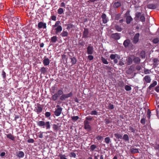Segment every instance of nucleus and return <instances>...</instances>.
<instances>
[{"instance_id":"f257e3e1","label":"nucleus","mask_w":159,"mask_h":159,"mask_svg":"<svg viewBox=\"0 0 159 159\" xmlns=\"http://www.w3.org/2000/svg\"><path fill=\"white\" fill-rule=\"evenodd\" d=\"M37 125L39 127L43 128H46L47 129H49L50 128V123L49 121L45 122L44 121L41 120L37 122Z\"/></svg>"},{"instance_id":"f03ea898","label":"nucleus","mask_w":159,"mask_h":159,"mask_svg":"<svg viewBox=\"0 0 159 159\" xmlns=\"http://www.w3.org/2000/svg\"><path fill=\"white\" fill-rule=\"evenodd\" d=\"M110 58L111 60H114V62L115 63H117L118 62V59H120V57L117 54H111L110 56Z\"/></svg>"},{"instance_id":"7ed1b4c3","label":"nucleus","mask_w":159,"mask_h":159,"mask_svg":"<svg viewBox=\"0 0 159 159\" xmlns=\"http://www.w3.org/2000/svg\"><path fill=\"white\" fill-rule=\"evenodd\" d=\"M125 17H126V23L127 24L130 23L131 21L133 20V18L129 15V12L127 11L125 14Z\"/></svg>"},{"instance_id":"20e7f679","label":"nucleus","mask_w":159,"mask_h":159,"mask_svg":"<svg viewBox=\"0 0 159 159\" xmlns=\"http://www.w3.org/2000/svg\"><path fill=\"white\" fill-rule=\"evenodd\" d=\"M56 107L57 108V109L55 111L54 114L56 116H59L61 112L62 108H61L60 105H57L56 106Z\"/></svg>"},{"instance_id":"39448f33","label":"nucleus","mask_w":159,"mask_h":159,"mask_svg":"<svg viewBox=\"0 0 159 159\" xmlns=\"http://www.w3.org/2000/svg\"><path fill=\"white\" fill-rule=\"evenodd\" d=\"M147 7L148 9H155L157 7V4L149 3L147 5Z\"/></svg>"},{"instance_id":"423d86ee","label":"nucleus","mask_w":159,"mask_h":159,"mask_svg":"<svg viewBox=\"0 0 159 159\" xmlns=\"http://www.w3.org/2000/svg\"><path fill=\"white\" fill-rule=\"evenodd\" d=\"M139 35V33H137L135 35L133 39V42L134 43L136 44L138 42Z\"/></svg>"},{"instance_id":"0eeeda50","label":"nucleus","mask_w":159,"mask_h":159,"mask_svg":"<svg viewBox=\"0 0 159 159\" xmlns=\"http://www.w3.org/2000/svg\"><path fill=\"white\" fill-rule=\"evenodd\" d=\"M123 44L125 48H126L128 47H129L131 46L132 44L130 42V41L129 39H126L124 42Z\"/></svg>"},{"instance_id":"6e6552de","label":"nucleus","mask_w":159,"mask_h":159,"mask_svg":"<svg viewBox=\"0 0 159 159\" xmlns=\"http://www.w3.org/2000/svg\"><path fill=\"white\" fill-rule=\"evenodd\" d=\"M38 28L39 29L43 28V29H46L47 28L46 24L45 23L42 22H40L38 24Z\"/></svg>"},{"instance_id":"1a4fd4ad","label":"nucleus","mask_w":159,"mask_h":159,"mask_svg":"<svg viewBox=\"0 0 159 159\" xmlns=\"http://www.w3.org/2000/svg\"><path fill=\"white\" fill-rule=\"evenodd\" d=\"M50 62L49 59L45 56L44 59L43 61V64L44 66H48Z\"/></svg>"},{"instance_id":"9d476101","label":"nucleus","mask_w":159,"mask_h":159,"mask_svg":"<svg viewBox=\"0 0 159 159\" xmlns=\"http://www.w3.org/2000/svg\"><path fill=\"white\" fill-rule=\"evenodd\" d=\"M89 122L88 121H85L84 123L85 129L88 131L91 130V127L89 125Z\"/></svg>"},{"instance_id":"9b49d317","label":"nucleus","mask_w":159,"mask_h":159,"mask_svg":"<svg viewBox=\"0 0 159 159\" xmlns=\"http://www.w3.org/2000/svg\"><path fill=\"white\" fill-rule=\"evenodd\" d=\"M62 27L61 26H59L55 27L54 30H56L55 34H57L60 33L62 30Z\"/></svg>"},{"instance_id":"f8f14e48","label":"nucleus","mask_w":159,"mask_h":159,"mask_svg":"<svg viewBox=\"0 0 159 159\" xmlns=\"http://www.w3.org/2000/svg\"><path fill=\"white\" fill-rule=\"evenodd\" d=\"M143 80L147 83H150L151 81L150 76L149 75H146L143 78Z\"/></svg>"},{"instance_id":"ddd939ff","label":"nucleus","mask_w":159,"mask_h":159,"mask_svg":"<svg viewBox=\"0 0 159 159\" xmlns=\"http://www.w3.org/2000/svg\"><path fill=\"white\" fill-rule=\"evenodd\" d=\"M35 108L36 109V112L38 114L42 112L43 108L42 107L40 106V104L38 105L37 107H35Z\"/></svg>"},{"instance_id":"4468645a","label":"nucleus","mask_w":159,"mask_h":159,"mask_svg":"<svg viewBox=\"0 0 159 159\" xmlns=\"http://www.w3.org/2000/svg\"><path fill=\"white\" fill-rule=\"evenodd\" d=\"M111 37L115 39H119L120 38L119 34L118 33L113 34L111 35Z\"/></svg>"},{"instance_id":"2eb2a0df","label":"nucleus","mask_w":159,"mask_h":159,"mask_svg":"<svg viewBox=\"0 0 159 159\" xmlns=\"http://www.w3.org/2000/svg\"><path fill=\"white\" fill-rule=\"evenodd\" d=\"M6 135L8 139H9L13 141H15V137L11 134L10 133L7 134H6Z\"/></svg>"},{"instance_id":"dca6fc26","label":"nucleus","mask_w":159,"mask_h":159,"mask_svg":"<svg viewBox=\"0 0 159 159\" xmlns=\"http://www.w3.org/2000/svg\"><path fill=\"white\" fill-rule=\"evenodd\" d=\"M103 23L106 24L107 22V16L105 13H103L101 16Z\"/></svg>"},{"instance_id":"f3484780","label":"nucleus","mask_w":159,"mask_h":159,"mask_svg":"<svg viewBox=\"0 0 159 159\" xmlns=\"http://www.w3.org/2000/svg\"><path fill=\"white\" fill-rule=\"evenodd\" d=\"M24 152L22 151H19L18 153L16 154V156L19 158L23 157L24 156Z\"/></svg>"},{"instance_id":"a211bd4d","label":"nucleus","mask_w":159,"mask_h":159,"mask_svg":"<svg viewBox=\"0 0 159 159\" xmlns=\"http://www.w3.org/2000/svg\"><path fill=\"white\" fill-rule=\"evenodd\" d=\"M93 48L91 46H89L87 48V53L89 54H91L93 52Z\"/></svg>"},{"instance_id":"6ab92c4d","label":"nucleus","mask_w":159,"mask_h":159,"mask_svg":"<svg viewBox=\"0 0 159 159\" xmlns=\"http://www.w3.org/2000/svg\"><path fill=\"white\" fill-rule=\"evenodd\" d=\"M158 60L157 58H154L153 59V67L154 68H155L157 67L158 65Z\"/></svg>"},{"instance_id":"aec40b11","label":"nucleus","mask_w":159,"mask_h":159,"mask_svg":"<svg viewBox=\"0 0 159 159\" xmlns=\"http://www.w3.org/2000/svg\"><path fill=\"white\" fill-rule=\"evenodd\" d=\"M50 133V132H49V131H47L46 132H42L41 131H40L38 133V136L39 138H43V133H45L46 134H47L48 133Z\"/></svg>"},{"instance_id":"412c9836","label":"nucleus","mask_w":159,"mask_h":159,"mask_svg":"<svg viewBox=\"0 0 159 159\" xmlns=\"http://www.w3.org/2000/svg\"><path fill=\"white\" fill-rule=\"evenodd\" d=\"M133 61L135 64H139L140 62V59L139 57H136L134 59Z\"/></svg>"},{"instance_id":"4be33fe9","label":"nucleus","mask_w":159,"mask_h":159,"mask_svg":"<svg viewBox=\"0 0 159 159\" xmlns=\"http://www.w3.org/2000/svg\"><path fill=\"white\" fill-rule=\"evenodd\" d=\"M57 40V37L56 36H54L52 37L51 38V42L53 43H56Z\"/></svg>"},{"instance_id":"5701e85b","label":"nucleus","mask_w":159,"mask_h":159,"mask_svg":"<svg viewBox=\"0 0 159 159\" xmlns=\"http://www.w3.org/2000/svg\"><path fill=\"white\" fill-rule=\"evenodd\" d=\"M130 152L133 153H139V150L137 148H131L130 149Z\"/></svg>"},{"instance_id":"b1692460","label":"nucleus","mask_w":159,"mask_h":159,"mask_svg":"<svg viewBox=\"0 0 159 159\" xmlns=\"http://www.w3.org/2000/svg\"><path fill=\"white\" fill-rule=\"evenodd\" d=\"M60 35L62 37H67L68 35V33L66 31L63 30Z\"/></svg>"},{"instance_id":"393cba45","label":"nucleus","mask_w":159,"mask_h":159,"mask_svg":"<svg viewBox=\"0 0 159 159\" xmlns=\"http://www.w3.org/2000/svg\"><path fill=\"white\" fill-rule=\"evenodd\" d=\"M127 60V64L128 65H129L131 64L132 63V59L130 57H128L126 60Z\"/></svg>"},{"instance_id":"a878e982","label":"nucleus","mask_w":159,"mask_h":159,"mask_svg":"<svg viewBox=\"0 0 159 159\" xmlns=\"http://www.w3.org/2000/svg\"><path fill=\"white\" fill-rule=\"evenodd\" d=\"M40 71L41 74H44L47 72V70L45 67H43L41 68Z\"/></svg>"},{"instance_id":"bb28decb","label":"nucleus","mask_w":159,"mask_h":159,"mask_svg":"<svg viewBox=\"0 0 159 159\" xmlns=\"http://www.w3.org/2000/svg\"><path fill=\"white\" fill-rule=\"evenodd\" d=\"M59 97L57 94L56 93L52 96V98L53 100L55 101Z\"/></svg>"},{"instance_id":"cd10ccee","label":"nucleus","mask_w":159,"mask_h":159,"mask_svg":"<svg viewBox=\"0 0 159 159\" xmlns=\"http://www.w3.org/2000/svg\"><path fill=\"white\" fill-rule=\"evenodd\" d=\"M157 81H155L153 82V83L152 84L150 85L149 86L148 88L149 89H151L155 86L156 85H157Z\"/></svg>"},{"instance_id":"c85d7f7f","label":"nucleus","mask_w":159,"mask_h":159,"mask_svg":"<svg viewBox=\"0 0 159 159\" xmlns=\"http://www.w3.org/2000/svg\"><path fill=\"white\" fill-rule=\"evenodd\" d=\"M61 24V22L60 21H57L55 22L54 25H52V28H54L59 26H61L60 25Z\"/></svg>"},{"instance_id":"c756f323","label":"nucleus","mask_w":159,"mask_h":159,"mask_svg":"<svg viewBox=\"0 0 159 159\" xmlns=\"http://www.w3.org/2000/svg\"><path fill=\"white\" fill-rule=\"evenodd\" d=\"M125 141H128L129 139V137L127 134H125L122 138Z\"/></svg>"},{"instance_id":"7c9ffc66","label":"nucleus","mask_w":159,"mask_h":159,"mask_svg":"<svg viewBox=\"0 0 159 159\" xmlns=\"http://www.w3.org/2000/svg\"><path fill=\"white\" fill-rule=\"evenodd\" d=\"M121 5V3L119 2H115L114 4V7L116 8H118L120 7Z\"/></svg>"},{"instance_id":"2f4dec72","label":"nucleus","mask_w":159,"mask_h":159,"mask_svg":"<svg viewBox=\"0 0 159 159\" xmlns=\"http://www.w3.org/2000/svg\"><path fill=\"white\" fill-rule=\"evenodd\" d=\"M59 127L56 124H53L52 125V128L55 131H57L58 130Z\"/></svg>"},{"instance_id":"473e14b6","label":"nucleus","mask_w":159,"mask_h":159,"mask_svg":"<svg viewBox=\"0 0 159 159\" xmlns=\"http://www.w3.org/2000/svg\"><path fill=\"white\" fill-rule=\"evenodd\" d=\"M115 137L118 139H122V135L119 134L118 133H116L114 134Z\"/></svg>"},{"instance_id":"72a5a7b5","label":"nucleus","mask_w":159,"mask_h":159,"mask_svg":"<svg viewBox=\"0 0 159 159\" xmlns=\"http://www.w3.org/2000/svg\"><path fill=\"white\" fill-rule=\"evenodd\" d=\"M115 29L118 32H120L122 30V29L118 25H116L115 26Z\"/></svg>"},{"instance_id":"f704fd0d","label":"nucleus","mask_w":159,"mask_h":159,"mask_svg":"<svg viewBox=\"0 0 159 159\" xmlns=\"http://www.w3.org/2000/svg\"><path fill=\"white\" fill-rule=\"evenodd\" d=\"M88 33V30L87 29H84V30L83 33V37H86L87 36Z\"/></svg>"},{"instance_id":"c9c22d12","label":"nucleus","mask_w":159,"mask_h":159,"mask_svg":"<svg viewBox=\"0 0 159 159\" xmlns=\"http://www.w3.org/2000/svg\"><path fill=\"white\" fill-rule=\"evenodd\" d=\"M144 72L145 74H149L150 73L151 71L150 70L144 68Z\"/></svg>"},{"instance_id":"e433bc0d","label":"nucleus","mask_w":159,"mask_h":159,"mask_svg":"<svg viewBox=\"0 0 159 159\" xmlns=\"http://www.w3.org/2000/svg\"><path fill=\"white\" fill-rule=\"evenodd\" d=\"M66 98L65 94H63L60 97V99L61 101L65 100Z\"/></svg>"},{"instance_id":"4c0bfd02","label":"nucleus","mask_w":159,"mask_h":159,"mask_svg":"<svg viewBox=\"0 0 159 159\" xmlns=\"http://www.w3.org/2000/svg\"><path fill=\"white\" fill-rule=\"evenodd\" d=\"M101 60L102 61V62L105 64H108V62L107 61L106 59L104 58L103 57H102L101 58Z\"/></svg>"},{"instance_id":"58836bf2","label":"nucleus","mask_w":159,"mask_h":159,"mask_svg":"<svg viewBox=\"0 0 159 159\" xmlns=\"http://www.w3.org/2000/svg\"><path fill=\"white\" fill-rule=\"evenodd\" d=\"M64 12L63 9L61 8H60L57 10V13L60 15L61 14Z\"/></svg>"},{"instance_id":"ea45409f","label":"nucleus","mask_w":159,"mask_h":159,"mask_svg":"<svg viewBox=\"0 0 159 159\" xmlns=\"http://www.w3.org/2000/svg\"><path fill=\"white\" fill-rule=\"evenodd\" d=\"M140 56L142 58H145V52L144 51H142L141 52L140 54Z\"/></svg>"},{"instance_id":"a19ab883","label":"nucleus","mask_w":159,"mask_h":159,"mask_svg":"<svg viewBox=\"0 0 159 159\" xmlns=\"http://www.w3.org/2000/svg\"><path fill=\"white\" fill-rule=\"evenodd\" d=\"M105 142L107 144H108L111 142V139L109 137H106L105 139Z\"/></svg>"},{"instance_id":"79ce46f5","label":"nucleus","mask_w":159,"mask_h":159,"mask_svg":"<svg viewBox=\"0 0 159 159\" xmlns=\"http://www.w3.org/2000/svg\"><path fill=\"white\" fill-rule=\"evenodd\" d=\"M63 92L62 89L59 90L56 94H57V95L59 96L61 95H62L63 94Z\"/></svg>"},{"instance_id":"37998d69","label":"nucleus","mask_w":159,"mask_h":159,"mask_svg":"<svg viewBox=\"0 0 159 159\" xmlns=\"http://www.w3.org/2000/svg\"><path fill=\"white\" fill-rule=\"evenodd\" d=\"M19 20V17H13L12 18V20H13L15 23H18Z\"/></svg>"},{"instance_id":"c03bdc74","label":"nucleus","mask_w":159,"mask_h":159,"mask_svg":"<svg viewBox=\"0 0 159 159\" xmlns=\"http://www.w3.org/2000/svg\"><path fill=\"white\" fill-rule=\"evenodd\" d=\"M125 89L127 91H129L131 90V88L129 85H126L125 86Z\"/></svg>"},{"instance_id":"a18cd8bd","label":"nucleus","mask_w":159,"mask_h":159,"mask_svg":"<svg viewBox=\"0 0 159 159\" xmlns=\"http://www.w3.org/2000/svg\"><path fill=\"white\" fill-rule=\"evenodd\" d=\"M140 20L142 22H144L145 21V18L144 17V15L142 14L140 17Z\"/></svg>"},{"instance_id":"49530a36","label":"nucleus","mask_w":159,"mask_h":159,"mask_svg":"<svg viewBox=\"0 0 159 159\" xmlns=\"http://www.w3.org/2000/svg\"><path fill=\"white\" fill-rule=\"evenodd\" d=\"M70 59H71V62H72V64H75L76 62L75 58L74 57L72 58H71Z\"/></svg>"},{"instance_id":"de8ad7c7","label":"nucleus","mask_w":159,"mask_h":159,"mask_svg":"<svg viewBox=\"0 0 159 159\" xmlns=\"http://www.w3.org/2000/svg\"><path fill=\"white\" fill-rule=\"evenodd\" d=\"M124 86V84L123 82H120L118 83L119 87H123Z\"/></svg>"},{"instance_id":"09e8293b","label":"nucleus","mask_w":159,"mask_h":159,"mask_svg":"<svg viewBox=\"0 0 159 159\" xmlns=\"http://www.w3.org/2000/svg\"><path fill=\"white\" fill-rule=\"evenodd\" d=\"M66 98L71 97L72 95V93L71 92L69 93L65 94Z\"/></svg>"},{"instance_id":"8fccbe9b","label":"nucleus","mask_w":159,"mask_h":159,"mask_svg":"<svg viewBox=\"0 0 159 159\" xmlns=\"http://www.w3.org/2000/svg\"><path fill=\"white\" fill-rule=\"evenodd\" d=\"M159 41V39L158 38L154 39L153 40V42L155 44L157 43Z\"/></svg>"},{"instance_id":"3c124183","label":"nucleus","mask_w":159,"mask_h":159,"mask_svg":"<svg viewBox=\"0 0 159 159\" xmlns=\"http://www.w3.org/2000/svg\"><path fill=\"white\" fill-rule=\"evenodd\" d=\"M70 156L71 157H75L76 155L75 153L73 152H71L70 154Z\"/></svg>"},{"instance_id":"603ef678","label":"nucleus","mask_w":159,"mask_h":159,"mask_svg":"<svg viewBox=\"0 0 159 159\" xmlns=\"http://www.w3.org/2000/svg\"><path fill=\"white\" fill-rule=\"evenodd\" d=\"M129 129L130 130L131 132L135 133V129L132 127L130 126L129 127Z\"/></svg>"},{"instance_id":"864d4df0","label":"nucleus","mask_w":159,"mask_h":159,"mask_svg":"<svg viewBox=\"0 0 159 159\" xmlns=\"http://www.w3.org/2000/svg\"><path fill=\"white\" fill-rule=\"evenodd\" d=\"M51 113L49 112H46L45 113V116L46 117H48L51 116Z\"/></svg>"},{"instance_id":"5fc2aeb1","label":"nucleus","mask_w":159,"mask_h":159,"mask_svg":"<svg viewBox=\"0 0 159 159\" xmlns=\"http://www.w3.org/2000/svg\"><path fill=\"white\" fill-rule=\"evenodd\" d=\"M109 109L110 110L113 109L114 108V105L111 104H109L108 106Z\"/></svg>"},{"instance_id":"6e6d98bb","label":"nucleus","mask_w":159,"mask_h":159,"mask_svg":"<svg viewBox=\"0 0 159 159\" xmlns=\"http://www.w3.org/2000/svg\"><path fill=\"white\" fill-rule=\"evenodd\" d=\"M120 14H117L115 18V19L116 20H118L120 18Z\"/></svg>"},{"instance_id":"4d7b16f0","label":"nucleus","mask_w":159,"mask_h":159,"mask_svg":"<svg viewBox=\"0 0 159 159\" xmlns=\"http://www.w3.org/2000/svg\"><path fill=\"white\" fill-rule=\"evenodd\" d=\"M90 114L92 115H97V112L96 111H91Z\"/></svg>"},{"instance_id":"13d9d810","label":"nucleus","mask_w":159,"mask_h":159,"mask_svg":"<svg viewBox=\"0 0 159 159\" xmlns=\"http://www.w3.org/2000/svg\"><path fill=\"white\" fill-rule=\"evenodd\" d=\"M135 15L136 17L137 18H139L140 17V16H141V13L140 12H137L136 13Z\"/></svg>"},{"instance_id":"bf43d9fd","label":"nucleus","mask_w":159,"mask_h":159,"mask_svg":"<svg viewBox=\"0 0 159 159\" xmlns=\"http://www.w3.org/2000/svg\"><path fill=\"white\" fill-rule=\"evenodd\" d=\"M140 122L143 125H144L145 123V119L144 118H142L141 119Z\"/></svg>"},{"instance_id":"052dcab7","label":"nucleus","mask_w":159,"mask_h":159,"mask_svg":"<svg viewBox=\"0 0 159 159\" xmlns=\"http://www.w3.org/2000/svg\"><path fill=\"white\" fill-rule=\"evenodd\" d=\"M96 148V146L94 145H92L90 146V149L92 151H93Z\"/></svg>"},{"instance_id":"680f3d73","label":"nucleus","mask_w":159,"mask_h":159,"mask_svg":"<svg viewBox=\"0 0 159 159\" xmlns=\"http://www.w3.org/2000/svg\"><path fill=\"white\" fill-rule=\"evenodd\" d=\"M27 142L29 143H33L34 142V139H29L27 140Z\"/></svg>"},{"instance_id":"e2e57ef3","label":"nucleus","mask_w":159,"mask_h":159,"mask_svg":"<svg viewBox=\"0 0 159 159\" xmlns=\"http://www.w3.org/2000/svg\"><path fill=\"white\" fill-rule=\"evenodd\" d=\"M51 18V19L53 21H56V16H52Z\"/></svg>"},{"instance_id":"0e129e2a","label":"nucleus","mask_w":159,"mask_h":159,"mask_svg":"<svg viewBox=\"0 0 159 159\" xmlns=\"http://www.w3.org/2000/svg\"><path fill=\"white\" fill-rule=\"evenodd\" d=\"M60 159H67L64 155H61L60 156Z\"/></svg>"},{"instance_id":"69168bd1","label":"nucleus","mask_w":159,"mask_h":159,"mask_svg":"<svg viewBox=\"0 0 159 159\" xmlns=\"http://www.w3.org/2000/svg\"><path fill=\"white\" fill-rule=\"evenodd\" d=\"M79 117L78 116H73L72 117V119L73 120L76 121L78 119Z\"/></svg>"},{"instance_id":"338daca9","label":"nucleus","mask_w":159,"mask_h":159,"mask_svg":"<svg viewBox=\"0 0 159 159\" xmlns=\"http://www.w3.org/2000/svg\"><path fill=\"white\" fill-rule=\"evenodd\" d=\"M151 113V111L149 110H148L147 112V114L148 115V118L149 119L150 118V113Z\"/></svg>"},{"instance_id":"774afa93","label":"nucleus","mask_w":159,"mask_h":159,"mask_svg":"<svg viewBox=\"0 0 159 159\" xmlns=\"http://www.w3.org/2000/svg\"><path fill=\"white\" fill-rule=\"evenodd\" d=\"M93 56L92 55H89L88 56V58L90 61L93 60Z\"/></svg>"}]
</instances>
